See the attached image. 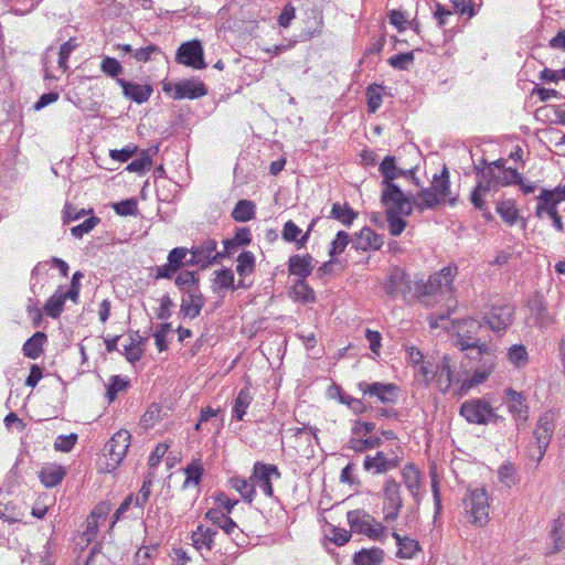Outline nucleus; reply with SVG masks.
<instances>
[{"instance_id":"774afa93","label":"nucleus","mask_w":565,"mask_h":565,"mask_svg":"<svg viewBox=\"0 0 565 565\" xmlns=\"http://www.w3.org/2000/svg\"><path fill=\"white\" fill-rule=\"evenodd\" d=\"M436 367L428 362H422L416 370V379L424 383H429L435 377Z\"/></svg>"},{"instance_id":"a18cd8bd","label":"nucleus","mask_w":565,"mask_h":565,"mask_svg":"<svg viewBox=\"0 0 565 565\" xmlns=\"http://www.w3.org/2000/svg\"><path fill=\"white\" fill-rule=\"evenodd\" d=\"M492 188V181L489 180L487 182L480 181L476 188L473 189L471 193V203L475 205L476 209L482 211L484 210L486 203H484V196L490 192Z\"/></svg>"},{"instance_id":"b1692460","label":"nucleus","mask_w":565,"mask_h":565,"mask_svg":"<svg viewBox=\"0 0 565 565\" xmlns=\"http://www.w3.org/2000/svg\"><path fill=\"white\" fill-rule=\"evenodd\" d=\"M384 244L383 235L375 233L370 227H363L353 241L356 249L369 250L380 249Z\"/></svg>"},{"instance_id":"aec40b11","label":"nucleus","mask_w":565,"mask_h":565,"mask_svg":"<svg viewBox=\"0 0 565 565\" xmlns=\"http://www.w3.org/2000/svg\"><path fill=\"white\" fill-rule=\"evenodd\" d=\"M207 94V88L204 83L198 79H183L174 85V99H195L203 97Z\"/></svg>"},{"instance_id":"603ef678","label":"nucleus","mask_w":565,"mask_h":565,"mask_svg":"<svg viewBox=\"0 0 565 565\" xmlns=\"http://www.w3.org/2000/svg\"><path fill=\"white\" fill-rule=\"evenodd\" d=\"M174 282L180 290L186 292L188 289L198 287L199 276L194 271L185 270L177 276Z\"/></svg>"},{"instance_id":"58836bf2","label":"nucleus","mask_w":565,"mask_h":565,"mask_svg":"<svg viewBox=\"0 0 565 565\" xmlns=\"http://www.w3.org/2000/svg\"><path fill=\"white\" fill-rule=\"evenodd\" d=\"M255 204L249 200H241L232 211V217L236 222H247L255 217Z\"/></svg>"},{"instance_id":"7c9ffc66","label":"nucleus","mask_w":565,"mask_h":565,"mask_svg":"<svg viewBox=\"0 0 565 565\" xmlns=\"http://www.w3.org/2000/svg\"><path fill=\"white\" fill-rule=\"evenodd\" d=\"M430 188L437 193L440 201L448 200L451 204L455 203L456 196H451L449 172L446 167L439 175L434 177Z\"/></svg>"},{"instance_id":"473e14b6","label":"nucleus","mask_w":565,"mask_h":565,"mask_svg":"<svg viewBox=\"0 0 565 565\" xmlns=\"http://www.w3.org/2000/svg\"><path fill=\"white\" fill-rule=\"evenodd\" d=\"M434 379H436L437 386L443 393L449 390L452 383V366L449 356L445 355L440 364L436 366Z\"/></svg>"},{"instance_id":"13d9d810","label":"nucleus","mask_w":565,"mask_h":565,"mask_svg":"<svg viewBox=\"0 0 565 565\" xmlns=\"http://www.w3.org/2000/svg\"><path fill=\"white\" fill-rule=\"evenodd\" d=\"M113 209L118 215L128 216V215H137L138 205L136 199H127L125 201L115 203Z\"/></svg>"},{"instance_id":"423d86ee","label":"nucleus","mask_w":565,"mask_h":565,"mask_svg":"<svg viewBox=\"0 0 565 565\" xmlns=\"http://www.w3.org/2000/svg\"><path fill=\"white\" fill-rule=\"evenodd\" d=\"M383 205L386 207V221L388 225V232L393 236H398L403 233L406 227V221L403 216L412 214V202L408 195H403L402 200H381Z\"/></svg>"},{"instance_id":"cd10ccee","label":"nucleus","mask_w":565,"mask_h":565,"mask_svg":"<svg viewBox=\"0 0 565 565\" xmlns=\"http://www.w3.org/2000/svg\"><path fill=\"white\" fill-rule=\"evenodd\" d=\"M216 533H217L216 530L205 526L203 524H200L192 532V535H191L192 545L199 551H201L202 548H206L207 551H211L214 546V537H215Z\"/></svg>"},{"instance_id":"f8f14e48","label":"nucleus","mask_w":565,"mask_h":565,"mask_svg":"<svg viewBox=\"0 0 565 565\" xmlns=\"http://www.w3.org/2000/svg\"><path fill=\"white\" fill-rule=\"evenodd\" d=\"M457 344L461 350L469 351L468 354L477 353V350L481 347H489L486 343L480 342V338H478V333L482 330V324L480 321L475 320L472 318L463 319L457 323Z\"/></svg>"},{"instance_id":"2eb2a0df","label":"nucleus","mask_w":565,"mask_h":565,"mask_svg":"<svg viewBox=\"0 0 565 565\" xmlns=\"http://www.w3.org/2000/svg\"><path fill=\"white\" fill-rule=\"evenodd\" d=\"M131 435L126 429L118 430L110 440L105 445V456H108L113 468L118 466L125 458L129 445Z\"/></svg>"},{"instance_id":"dca6fc26","label":"nucleus","mask_w":565,"mask_h":565,"mask_svg":"<svg viewBox=\"0 0 565 565\" xmlns=\"http://www.w3.org/2000/svg\"><path fill=\"white\" fill-rule=\"evenodd\" d=\"M503 404L515 420L516 427L526 423L529 418V406L525 396L509 387L504 391Z\"/></svg>"},{"instance_id":"6e6d98bb","label":"nucleus","mask_w":565,"mask_h":565,"mask_svg":"<svg viewBox=\"0 0 565 565\" xmlns=\"http://www.w3.org/2000/svg\"><path fill=\"white\" fill-rule=\"evenodd\" d=\"M367 107L370 113H375L382 104V87L372 85L367 88Z\"/></svg>"},{"instance_id":"f3484780","label":"nucleus","mask_w":565,"mask_h":565,"mask_svg":"<svg viewBox=\"0 0 565 565\" xmlns=\"http://www.w3.org/2000/svg\"><path fill=\"white\" fill-rule=\"evenodd\" d=\"M514 306L511 303H497L486 313L484 320L489 328L495 332L505 330L513 320Z\"/></svg>"},{"instance_id":"8fccbe9b","label":"nucleus","mask_w":565,"mask_h":565,"mask_svg":"<svg viewBox=\"0 0 565 565\" xmlns=\"http://www.w3.org/2000/svg\"><path fill=\"white\" fill-rule=\"evenodd\" d=\"M292 291L295 297L302 302H312L316 299L313 289L309 287L305 279H298L292 287Z\"/></svg>"},{"instance_id":"09e8293b","label":"nucleus","mask_w":565,"mask_h":565,"mask_svg":"<svg viewBox=\"0 0 565 565\" xmlns=\"http://www.w3.org/2000/svg\"><path fill=\"white\" fill-rule=\"evenodd\" d=\"M255 270V256L252 252H243L237 257L236 271L239 276L250 275Z\"/></svg>"},{"instance_id":"393cba45","label":"nucleus","mask_w":565,"mask_h":565,"mask_svg":"<svg viewBox=\"0 0 565 565\" xmlns=\"http://www.w3.org/2000/svg\"><path fill=\"white\" fill-rule=\"evenodd\" d=\"M117 83L122 88L124 95L138 104L147 102L152 94V87L148 84H135L121 78H117Z\"/></svg>"},{"instance_id":"f03ea898","label":"nucleus","mask_w":565,"mask_h":565,"mask_svg":"<svg viewBox=\"0 0 565 565\" xmlns=\"http://www.w3.org/2000/svg\"><path fill=\"white\" fill-rule=\"evenodd\" d=\"M379 171L383 177L381 182V200H395L396 202L402 200L403 195H407L396 183H394V180L398 179L399 177L415 180V171L413 169L404 170L397 167L395 157L386 156L380 163Z\"/></svg>"},{"instance_id":"f704fd0d","label":"nucleus","mask_w":565,"mask_h":565,"mask_svg":"<svg viewBox=\"0 0 565 565\" xmlns=\"http://www.w3.org/2000/svg\"><path fill=\"white\" fill-rule=\"evenodd\" d=\"M392 536L395 539L398 546L397 557L412 558L420 551L419 543L416 540L408 536H402L397 532H393Z\"/></svg>"},{"instance_id":"4be33fe9","label":"nucleus","mask_w":565,"mask_h":565,"mask_svg":"<svg viewBox=\"0 0 565 565\" xmlns=\"http://www.w3.org/2000/svg\"><path fill=\"white\" fill-rule=\"evenodd\" d=\"M204 303L205 299L201 291L199 290V287L188 289L182 298L180 312L184 317L194 319L200 315L202 308L204 307Z\"/></svg>"},{"instance_id":"052dcab7","label":"nucleus","mask_w":565,"mask_h":565,"mask_svg":"<svg viewBox=\"0 0 565 565\" xmlns=\"http://www.w3.org/2000/svg\"><path fill=\"white\" fill-rule=\"evenodd\" d=\"M203 468L199 462H192L185 468L186 479L184 481V487L189 484L198 486L200 483L202 477Z\"/></svg>"},{"instance_id":"69168bd1","label":"nucleus","mask_w":565,"mask_h":565,"mask_svg":"<svg viewBox=\"0 0 565 565\" xmlns=\"http://www.w3.org/2000/svg\"><path fill=\"white\" fill-rule=\"evenodd\" d=\"M128 386V382L121 379L120 376H113L110 380V384L108 385L106 396L109 402H113L117 394Z\"/></svg>"},{"instance_id":"6ab92c4d","label":"nucleus","mask_w":565,"mask_h":565,"mask_svg":"<svg viewBox=\"0 0 565 565\" xmlns=\"http://www.w3.org/2000/svg\"><path fill=\"white\" fill-rule=\"evenodd\" d=\"M492 186L497 183L501 185L522 184V174L515 169H504L501 160L491 163L488 170Z\"/></svg>"},{"instance_id":"c9c22d12","label":"nucleus","mask_w":565,"mask_h":565,"mask_svg":"<svg viewBox=\"0 0 565 565\" xmlns=\"http://www.w3.org/2000/svg\"><path fill=\"white\" fill-rule=\"evenodd\" d=\"M40 480L46 488H52L61 483L65 477V470L61 466H45L40 471Z\"/></svg>"},{"instance_id":"39448f33","label":"nucleus","mask_w":565,"mask_h":565,"mask_svg":"<svg viewBox=\"0 0 565 565\" xmlns=\"http://www.w3.org/2000/svg\"><path fill=\"white\" fill-rule=\"evenodd\" d=\"M402 460L403 451L399 446H396L395 448L376 450L373 455H366L363 468L373 475H383L399 467Z\"/></svg>"},{"instance_id":"864d4df0","label":"nucleus","mask_w":565,"mask_h":565,"mask_svg":"<svg viewBox=\"0 0 565 565\" xmlns=\"http://www.w3.org/2000/svg\"><path fill=\"white\" fill-rule=\"evenodd\" d=\"M77 46L78 43L76 42L75 38H71L68 41L61 45L57 61L60 68H62L63 71H66L68 68V57Z\"/></svg>"},{"instance_id":"9b49d317","label":"nucleus","mask_w":565,"mask_h":565,"mask_svg":"<svg viewBox=\"0 0 565 565\" xmlns=\"http://www.w3.org/2000/svg\"><path fill=\"white\" fill-rule=\"evenodd\" d=\"M364 398L371 403L394 404L397 401L399 388L394 383L366 382L358 384Z\"/></svg>"},{"instance_id":"20e7f679","label":"nucleus","mask_w":565,"mask_h":565,"mask_svg":"<svg viewBox=\"0 0 565 565\" xmlns=\"http://www.w3.org/2000/svg\"><path fill=\"white\" fill-rule=\"evenodd\" d=\"M460 415L468 423L476 425L500 424L504 422V417L498 415L490 403L483 398H473L462 403Z\"/></svg>"},{"instance_id":"338daca9","label":"nucleus","mask_w":565,"mask_h":565,"mask_svg":"<svg viewBox=\"0 0 565 565\" xmlns=\"http://www.w3.org/2000/svg\"><path fill=\"white\" fill-rule=\"evenodd\" d=\"M340 402L345 404L354 414H363L367 406L360 398H354L348 394L340 395Z\"/></svg>"},{"instance_id":"72a5a7b5","label":"nucleus","mask_w":565,"mask_h":565,"mask_svg":"<svg viewBox=\"0 0 565 565\" xmlns=\"http://www.w3.org/2000/svg\"><path fill=\"white\" fill-rule=\"evenodd\" d=\"M47 341V337L42 331H36L30 339L23 344V354L32 360L38 359L44 351L43 347Z\"/></svg>"},{"instance_id":"de8ad7c7","label":"nucleus","mask_w":565,"mask_h":565,"mask_svg":"<svg viewBox=\"0 0 565 565\" xmlns=\"http://www.w3.org/2000/svg\"><path fill=\"white\" fill-rule=\"evenodd\" d=\"M509 361L518 369L524 367L529 362L527 351L522 344H514L508 350Z\"/></svg>"},{"instance_id":"e433bc0d","label":"nucleus","mask_w":565,"mask_h":565,"mask_svg":"<svg viewBox=\"0 0 565 565\" xmlns=\"http://www.w3.org/2000/svg\"><path fill=\"white\" fill-rule=\"evenodd\" d=\"M495 211L509 226L514 225L519 220V210L512 200L498 201Z\"/></svg>"},{"instance_id":"4d7b16f0","label":"nucleus","mask_w":565,"mask_h":565,"mask_svg":"<svg viewBox=\"0 0 565 565\" xmlns=\"http://www.w3.org/2000/svg\"><path fill=\"white\" fill-rule=\"evenodd\" d=\"M188 249L185 247H175L172 250H170L168 255V263L170 267H173L177 271L180 270V268L185 265V257L188 255Z\"/></svg>"},{"instance_id":"5fc2aeb1","label":"nucleus","mask_w":565,"mask_h":565,"mask_svg":"<svg viewBox=\"0 0 565 565\" xmlns=\"http://www.w3.org/2000/svg\"><path fill=\"white\" fill-rule=\"evenodd\" d=\"M215 284L221 288H232L238 289L243 287V281L241 280L237 286H234V274L231 269H222L216 271Z\"/></svg>"},{"instance_id":"2f4dec72","label":"nucleus","mask_w":565,"mask_h":565,"mask_svg":"<svg viewBox=\"0 0 565 565\" xmlns=\"http://www.w3.org/2000/svg\"><path fill=\"white\" fill-rule=\"evenodd\" d=\"M412 202V209L419 211L435 209L441 201L431 188L423 189L415 195H408Z\"/></svg>"},{"instance_id":"79ce46f5","label":"nucleus","mask_w":565,"mask_h":565,"mask_svg":"<svg viewBox=\"0 0 565 565\" xmlns=\"http://www.w3.org/2000/svg\"><path fill=\"white\" fill-rule=\"evenodd\" d=\"M64 296H62V287H60L55 294L47 299L44 305V312L51 318H58L64 307Z\"/></svg>"},{"instance_id":"4468645a","label":"nucleus","mask_w":565,"mask_h":565,"mask_svg":"<svg viewBox=\"0 0 565 565\" xmlns=\"http://www.w3.org/2000/svg\"><path fill=\"white\" fill-rule=\"evenodd\" d=\"M175 61L179 64H183L195 70L206 67L203 46L199 40L182 43L177 51Z\"/></svg>"},{"instance_id":"c03bdc74","label":"nucleus","mask_w":565,"mask_h":565,"mask_svg":"<svg viewBox=\"0 0 565 565\" xmlns=\"http://www.w3.org/2000/svg\"><path fill=\"white\" fill-rule=\"evenodd\" d=\"M152 166V154L151 149L142 150L138 158L134 159L128 166L127 170L129 172H145L146 170H149Z\"/></svg>"},{"instance_id":"c756f323","label":"nucleus","mask_w":565,"mask_h":565,"mask_svg":"<svg viewBox=\"0 0 565 565\" xmlns=\"http://www.w3.org/2000/svg\"><path fill=\"white\" fill-rule=\"evenodd\" d=\"M385 552L376 546L362 548L353 555V565H382Z\"/></svg>"},{"instance_id":"ddd939ff","label":"nucleus","mask_w":565,"mask_h":565,"mask_svg":"<svg viewBox=\"0 0 565 565\" xmlns=\"http://www.w3.org/2000/svg\"><path fill=\"white\" fill-rule=\"evenodd\" d=\"M383 289L392 298L402 297L405 299L412 294V280L404 269L394 267L388 271L383 282Z\"/></svg>"},{"instance_id":"f257e3e1","label":"nucleus","mask_w":565,"mask_h":565,"mask_svg":"<svg viewBox=\"0 0 565 565\" xmlns=\"http://www.w3.org/2000/svg\"><path fill=\"white\" fill-rule=\"evenodd\" d=\"M456 275L457 267L448 266L429 276L427 281L417 282L415 286L416 298L427 307L448 300L451 297L452 281Z\"/></svg>"},{"instance_id":"412c9836","label":"nucleus","mask_w":565,"mask_h":565,"mask_svg":"<svg viewBox=\"0 0 565 565\" xmlns=\"http://www.w3.org/2000/svg\"><path fill=\"white\" fill-rule=\"evenodd\" d=\"M402 480L408 492L412 494L415 503L419 505L423 494L422 489V473L419 469L413 465H406L402 470Z\"/></svg>"},{"instance_id":"1a4fd4ad","label":"nucleus","mask_w":565,"mask_h":565,"mask_svg":"<svg viewBox=\"0 0 565 565\" xmlns=\"http://www.w3.org/2000/svg\"><path fill=\"white\" fill-rule=\"evenodd\" d=\"M383 520L387 523L395 521L403 508L401 483L393 478H387L382 487Z\"/></svg>"},{"instance_id":"680f3d73","label":"nucleus","mask_w":565,"mask_h":565,"mask_svg":"<svg viewBox=\"0 0 565 565\" xmlns=\"http://www.w3.org/2000/svg\"><path fill=\"white\" fill-rule=\"evenodd\" d=\"M100 70L110 77H117L121 74L122 66L116 58L106 56L102 61Z\"/></svg>"},{"instance_id":"bb28decb","label":"nucleus","mask_w":565,"mask_h":565,"mask_svg":"<svg viewBox=\"0 0 565 565\" xmlns=\"http://www.w3.org/2000/svg\"><path fill=\"white\" fill-rule=\"evenodd\" d=\"M315 268L313 258L311 255H292L288 262V269L291 275L298 276L299 279H305L310 276Z\"/></svg>"},{"instance_id":"9d476101","label":"nucleus","mask_w":565,"mask_h":565,"mask_svg":"<svg viewBox=\"0 0 565 565\" xmlns=\"http://www.w3.org/2000/svg\"><path fill=\"white\" fill-rule=\"evenodd\" d=\"M468 358L479 360L481 364L475 370L469 380L463 381V388H471L484 383L495 366V355L491 347H481L477 350V353L468 354Z\"/></svg>"},{"instance_id":"c85d7f7f","label":"nucleus","mask_w":565,"mask_h":565,"mask_svg":"<svg viewBox=\"0 0 565 565\" xmlns=\"http://www.w3.org/2000/svg\"><path fill=\"white\" fill-rule=\"evenodd\" d=\"M228 513L218 509H210L205 513V519L210 520L218 529L223 530L227 535H234L238 532L237 524L227 516Z\"/></svg>"},{"instance_id":"49530a36","label":"nucleus","mask_w":565,"mask_h":565,"mask_svg":"<svg viewBox=\"0 0 565 565\" xmlns=\"http://www.w3.org/2000/svg\"><path fill=\"white\" fill-rule=\"evenodd\" d=\"M301 233V230L292 221H288L284 225L282 230V238L287 242H296L298 247L305 246L307 238H308V232L298 239L299 234Z\"/></svg>"},{"instance_id":"a211bd4d","label":"nucleus","mask_w":565,"mask_h":565,"mask_svg":"<svg viewBox=\"0 0 565 565\" xmlns=\"http://www.w3.org/2000/svg\"><path fill=\"white\" fill-rule=\"evenodd\" d=\"M280 472L275 465L256 462L254 465L252 481L255 483V488H259L265 495L271 497L274 493L271 480L279 479Z\"/></svg>"},{"instance_id":"5701e85b","label":"nucleus","mask_w":565,"mask_h":565,"mask_svg":"<svg viewBox=\"0 0 565 565\" xmlns=\"http://www.w3.org/2000/svg\"><path fill=\"white\" fill-rule=\"evenodd\" d=\"M527 308L540 327H547L553 322V318L542 296L537 294L532 296L527 301Z\"/></svg>"},{"instance_id":"a19ab883","label":"nucleus","mask_w":565,"mask_h":565,"mask_svg":"<svg viewBox=\"0 0 565 565\" xmlns=\"http://www.w3.org/2000/svg\"><path fill=\"white\" fill-rule=\"evenodd\" d=\"M230 482L232 488L238 491L241 497L245 501H247L248 503L253 501L255 494V483L252 481V477L249 478V480L239 477H234L231 479Z\"/></svg>"},{"instance_id":"7ed1b4c3","label":"nucleus","mask_w":565,"mask_h":565,"mask_svg":"<svg viewBox=\"0 0 565 565\" xmlns=\"http://www.w3.org/2000/svg\"><path fill=\"white\" fill-rule=\"evenodd\" d=\"M555 429L553 415L544 413L537 420L533 431V441L527 447L529 457L536 463L541 462L551 443Z\"/></svg>"},{"instance_id":"3c124183","label":"nucleus","mask_w":565,"mask_h":565,"mask_svg":"<svg viewBox=\"0 0 565 565\" xmlns=\"http://www.w3.org/2000/svg\"><path fill=\"white\" fill-rule=\"evenodd\" d=\"M381 443H382L381 438L372 437V436L367 437L365 439L352 438V439H350L348 447L354 451L362 452L367 449H373V448L379 447L381 445Z\"/></svg>"},{"instance_id":"bf43d9fd","label":"nucleus","mask_w":565,"mask_h":565,"mask_svg":"<svg viewBox=\"0 0 565 565\" xmlns=\"http://www.w3.org/2000/svg\"><path fill=\"white\" fill-rule=\"evenodd\" d=\"M98 223L99 218L97 216H92L86 218L83 223L73 226L71 228V233L74 237L82 238L84 234L89 233Z\"/></svg>"},{"instance_id":"a878e982","label":"nucleus","mask_w":565,"mask_h":565,"mask_svg":"<svg viewBox=\"0 0 565 565\" xmlns=\"http://www.w3.org/2000/svg\"><path fill=\"white\" fill-rule=\"evenodd\" d=\"M192 254H196L200 259L203 258V268L212 264H217L224 258V253L216 252V242L214 239H205L200 245L192 248Z\"/></svg>"},{"instance_id":"ea45409f","label":"nucleus","mask_w":565,"mask_h":565,"mask_svg":"<svg viewBox=\"0 0 565 565\" xmlns=\"http://www.w3.org/2000/svg\"><path fill=\"white\" fill-rule=\"evenodd\" d=\"M252 395L249 393V390L244 387L242 388L234 402L233 406V418L236 420H242L244 418V415L246 414V409L252 403Z\"/></svg>"},{"instance_id":"4c0bfd02","label":"nucleus","mask_w":565,"mask_h":565,"mask_svg":"<svg viewBox=\"0 0 565 565\" xmlns=\"http://www.w3.org/2000/svg\"><path fill=\"white\" fill-rule=\"evenodd\" d=\"M559 202V199L556 198V193L544 190L539 196L537 215L541 216L543 212H546L547 215L551 216L553 212H557L556 207Z\"/></svg>"},{"instance_id":"0e129e2a","label":"nucleus","mask_w":565,"mask_h":565,"mask_svg":"<svg viewBox=\"0 0 565 565\" xmlns=\"http://www.w3.org/2000/svg\"><path fill=\"white\" fill-rule=\"evenodd\" d=\"M350 242V236L347 232L340 231L338 232L335 238L333 239L331 244L330 255L335 256L340 255L344 252L345 247L348 246Z\"/></svg>"},{"instance_id":"0eeeda50","label":"nucleus","mask_w":565,"mask_h":565,"mask_svg":"<svg viewBox=\"0 0 565 565\" xmlns=\"http://www.w3.org/2000/svg\"><path fill=\"white\" fill-rule=\"evenodd\" d=\"M465 510L471 516V522L477 526H484L489 518V497L484 488L470 490L463 499Z\"/></svg>"},{"instance_id":"37998d69","label":"nucleus","mask_w":565,"mask_h":565,"mask_svg":"<svg viewBox=\"0 0 565 565\" xmlns=\"http://www.w3.org/2000/svg\"><path fill=\"white\" fill-rule=\"evenodd\" d=\"M356 216L358 213H355L347 203H334L332 205L331 217L340 221L343 225H351Z\"/></svg>"},{"instance_id":"6e6552de","label":"nucleus","mask_w":565,"mask_h":565,"mask_svg":"<svg viewBox=\"0 0 565 565\" xmlns=\"http://www.w3.org/2000/svg\"><path fill=\"white\" fill-rule=\"evenodd\" d=\"M347 519L351 531L366 535L371 540H380L385 532V526L364 511H349Z\"/></svg>"},{"instance_id":"e2e57ef3","label":"nucleus","mask_w":565,"mask_h":565,"mask_svg":"<svg viewBox=\"0 0 565 565\" xmlns=\"http://www.w3.org/2000/svg\"><path fill=\"white\" fill-rule=\"evenodd\" d=\"M414 61V54L412 52L408 53H399L396 55H393L388 58V64L398 70H407L408 66Z\"/></svg>"}]
</instances>
